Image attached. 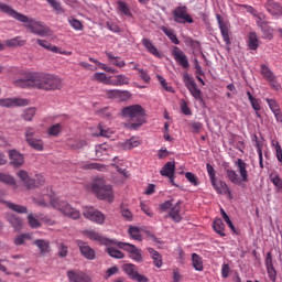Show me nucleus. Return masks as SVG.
Segmentation results:
<instances>
[{
	"mask_svg": "<svg viewBox=\"0 0 282 282\" xmlns=\"http://www.w3.org/2000/svg\"><path fill=\"white\" fill-rule=\"evenodd\" d=\"M34 134H35L34 128L28 127L25 129V133H24L25 141L28 142V141L32 140L34 138Z\"/></svg>",
	"mask_w": 282,
	"mask_h": 282,
	"instance_id": "obj_64",
	"label": "nucleus"
},
{
	"mask_svg": "<svg viewBox=\"0 0 282 282\" xmlns=\"http://www.w3.org/2000/svg\"><path fill=\"white\" fill-rule=\"evenodd\" d=\"M122 116L129 118L133 127H139L144 122L145 112L142 106L134 105V106H127L122 108L121 111Z\"/></svg>",
	"mask_w": 282,
	"mask_h": 282,
	"instance_id": "obj_5",
	"label": "nucleus"
},
{
	"mask_svg": "<svg viewBox=\"0 0 282 282\" xmlns=\"http://www.w3.org/2000/svg\"><path fill=\"white\" fill-rule=\"evenodd\" d=\"M0 183L9 185V186H17V180L9 173L0 172Z\"/></svg>",
	"mask_w": 282,
	"mask_h": 282,
	"instance_id": "obj_33",
	"label": "nucleus"
},
{
	"mask_svg": "<svg viewBox=\"0 0 282 282\" xmlns=\"http://www.w3.org/2000/svg\"><path fill=\"white\" fill-rule=\"evenodd\" d=\"M161 30L167 35V37L172 41V43L178 45L180 40L175 35L174 31L172 29H167L165 26H162Z\"/></svg>",
	"mask_w": 282,
	"mask_h": 282,
	"instance_id": "obj_44",
	"label": "nucleus"
},
{
	"mask_svg": "<svg viewBox=\"0 0 282 282\" xmlns=\"http://www.w3.org/2000/svg\"><path fill=\"white\" fill-rule=\"evenodd\" d=\"M77 247H79V252L86 260L94 261L96 259V251L88 243L77 240Z\"/></svg>",
	"mask_w": 282,
	"mask_h": 282,
	"instance_id": "obj_14",
	"label": "nucleus"
},
{
	"mask_svg": "<svg viewBox=\"0 0 282 282\" xmlns=\"http://www.w3.org/2000/svg\"><path fill=\"white\" fill-rule=\"evenodd\" d=\"M175 171H176L175 162H167L160 171V174L163 177H169V176L175 175Z\"/></svg>",
	"mask_w": 282,
	"mask_h": 282,
	"instance_id": "obj_29",
	"label": "nucleus"
},
{
	"mask_svg": "<svg viewBox=\"0 0 282 282\" xmlns=\"http://www.w3.org/2000/svg\"><path fill=\"white\" fill-rule=\"evenodd\" d=\"M172 15H174V22L178 24L194 23V19L188 13L187 7H176V9L172 11Z\"/></svg>",
	"mask_w": 282,
	"mask_h": 282,
	"instance_id": "obj_9",
	"label": "nucleus"
},
{
	"mask_svg": "<svg viewBox=\"0 0 282 282\" xmlns=\"http://www.w3.org/2000/svg\"><path fill=\"white\" fill-rule=\"evenodd\" d=\"M206 170H207V174L209 176L210 183H215V181H217L215 167L210 163H206Z\"/></svg>",
	"mask_w": 282,
	"mask_h": 282,
	"instance_id": "obj_53",
	"label": "nucleus"
},
{
	"mask_svg": "<svg viewBox=\"0 0 282 282\" xmlns=\"http://www.w3.org/2000/svg\"><path fill=\"white\" fill-rule=\"evenodd\" d=\"M0 203H3L10 210L15 212L17 214H28V207L23 205H15V203H10V200H2L1 197Z\"/></svg>",
	"mask_w": 282,
	"mask_h": 282,
	"instance_id": "obj_24",
	"label": "nucleus"
},
{
	"mask_svg": "<svg viewBox=\"0 0 282 282\" xmlns=\"http://www.w3.org/2000/svg\"><path fill=\"white\" fill-rule=\"evenodd\" d=\"M9 160L10 165L13 167H21L25 163V159L23 158V154H21L18 150H11L9 151Z\"/></svg>",
	"mask_w": 282,
	"mask_h": 282,
	"instance_id": "obj_16",
	"label": "nucleus"
},
{
	"mask_svg": "<svg viewBox=\"0 0 282 282\" xmlns=\"http://www.w3.org/2000/svg\"><path fill=\"white\" fill-rule=\"evenodd\" d=\"M84 235L90 239V240H94V241H97L99 242L100 245H105V246H110L112 243H115L113 240H110L104 236H101L100 234H98L97 231H94V230H85L84 231Z\"/></svg>",
	"mask_w": 282,
	"mask_h": 282,
	"instance_id": "obj_15",
	"label": "nucleus"
},
{
	"mask_svg": "<svg viewBox=\"0 0 282 282\" xmlns=\"http://www.w3.org/2000/svg\"><path fill=\"white\" fill-rule=\"evenodd\" d=\"M213 228L214 230L220 236V237H225L226 236V226L224 225V220L223 219H215L213 223Z\"/></svg>",
	"mask_w": 282,
	"mask_h": 282,
	"instance_id": "obj_35",
	"label": "nucleus"
},
{
	"mask_svg": "<svg viewBox=\"0 0 282 282\" xmlns=\"http://www.w3.org/2000/svg\"><path fill=\"white\" fill-rule=\"evenodd\" d=\"M34 245L37 246L41 254H46L47 252H50V242L47 240L36 239L34 241Z\"/></svg>",
	"mask_w": 282,
	"mask_h": 282,
	"instance_id": "obj_37",
	"label": "nucleus"
},
{
	"mask_svg": "<svg viewBox=\"0 0 282 282\" xmlns=\"http://www.w3.org/2000/svg\"><path fill=\"white\" fill-rule=\"evenodd\" d=\"M39 45H41L42 47L48 50V51H52L54 52H59V47L55 46V45H52L51 43H48L47 41L45 40H37L36 41Z\"/></svg>",
	"mask_w": 282,
	"mask_h": 282,
	"instance_id": "obj_47",
	"label": "nucleus"
},
{
	"mask_svg": "<svg viewBox=\"0 0 282 282\" xmlns=\"http://www.w3.org/2000/svg\"><path fill=\"white\" fill-rule=\"evenodd\" d=\"M104 93H105V96L108 99H116V100H118L119 89H105Z\"/></svg>",
	"mask_w": 282,
	"mask_h": 282,
	"instance_id": "obj_60",
	"label": "nucleus"
},
{
	"mask_svg": "<svg viewBox=\"0 0 282 282\" xmlns=\"http://www.w3.org/2000/svg\"><path fill=\"white\" fill-rule=\"evenodd\" d=\"M6 45H8L9 47H18V46H23L25 45V40H21L20 36L7 40Z\"/></svg>",
	"mask_w": 282,
	"mask_h": 282,
	"instance_id": "obj_42",
	"label": "nucleus"
},
{
	"mask_svg": "<svg viewBox=\"0 0 282 282\" xmlns=\"http://www.w3.org/2000/svg\"><path fill=\"white\" fill-rule=\"evenodd\" d=\"M35 113H36V108H26L22 115V118L25 121H32Z\"/></svg>",
	"mask_w": 282,
	"mask_h": 282,
	"instance_id": "obj_52",
	"label": "nucleus"
},
{
	"mask_svg": "<svg viewBox=\"0 0 282 282\" xmlns=\"http://www.w3.org/2000/svg\"><path fill=\"white\" fill-rule=\"evenodd\" d=\"M89 189L101 200L113 202V188L101 177L95 178L89 184Z\"/></svg>",
	"mask_w": 282,
	"mask_h": 282,
	"instance_id": "obj_3",
	"label": "nucleus"
},
{
	"mask_svg": "<svg viewBox=\"0 0 282 282\" xmlns=\"http://www.w3.org/2000/svg\"><path fill=\"white\" fill-rule=\"evenodd\" d=\"M0 11L19 22L25 23V28L36 35L45 36L47 34L44 26H42L39 22H35L33 19L19 13V11L12 9L10 4H3V2H0Z\"/></svg>",
	"mask_w": 282,
	"mask_h": 282,
	"instance_id": "obj_2",
	"label": "nucleus"
},
{
	"mask_svg": "<svg viewBox=\"0 0 282 282\" xmlns=\"http://www.w3.org/2000/svg\"><path fill=\"white\" fill-rule=\"evenodd\" d=\"M185 178L194 186H198L199 182H198V177L196 174L192 173V172H186L185 173Z\"/></svg>",
	"mask_w": 282,
	"mask_h": 282,
	"instance_id": "obj_56",
	"label": "nucleus"
},
{
	"mask_svg": "<svg viewBox=\"0 0 282 282\" xmlns=\"http://www.w3.org/2000/svg\"><path fill=\"white\" fill-rule=\"evenodd\" d=\"M17 86L21 88H37L44 91H55L62 89V79L54 74L31 73L26 78L17 80Z\"/></svg>",
	"mask_w": 282,
	"mask_h": 282,
	"instance_id": "obj_1",
	"label": "nucleus"
},
{
	"mask_svg": "<svg viewBox=\"0 0 282 282\" xmlns=\"http://www.w3.org/2000/svg\"><path fill=\"white\" fill-rule=\"evenodd\" d=\"M247 96H248V99H249L253 110L256 111L257 117L260 118V113H259V111L261 110L260 99L253 97L249 90L247 91Z\"/></svg>",
	"mask_w": 282,
	"mask_h": 282,
	"instance_id": "obj_32",
	"label": "nucleus"
},
{
	"mask_svg": "<svg viewBox=\"0 0 282 282\" xmlns=\"http://www.w3.org/2000/svg\"><path fill=\"white\" fill-rule=\"evenodd\" d=\"M62 131H63L62 124L57 123V124L52 126V127L47 130V133H48V135H51V137H58Z\"/></svg>",
	"mask_w": 282,
	"mask_h": 282,
	"instance_id": "obj_48",
	"label": "nucleus"
},
{
	"mask_svg": "<svg viewBox=\"0 0 282 282\" xmlns=\"http://www.w3.org/2000/svg\"><path fill=\"white\" fill-rule=\"evenodd\" d=\"M91 79L107 86H111L112 83V76H107L106 73H95Z\"/></svg>",
	"mask_w": 282,
	"mask_h": 282,
	"instance_id": "obj_25",
	"label": "nucleus"
},
{
	"mask_svg": "<svg viewBox=\"0 0 282 282\" xmlns=\"http://www.w3.org/2000/svg\"><path fill=\"white\" fill-rule=\"evenodd\" d=\"M172 56H174V61H176V64L183 69L189 68L188 57L178 46L172 48Z\"/></svg>",
	"mask_w": 282,
	"mask_h": 282,
	"instance_id": "obj_12",
	"label": "nucleus"
},
{
	"mask_svg": "<svg viewBox=\"0 0 282 282\" xmlns=\"http://www.w3.org/2000/svg\"><path fill=\"white\" fill-rule=\"evenodd\" d=\"M129 83H130V79L124 74L111 76V86L113 87L127 86L129 85Z\"/></svg>",
	"mask_w": 282,
	"mask_h": 282,
	"instance_id": "obj_20",
	"label": "nucleus"
},
{
	"mask_svg": "<svg viewBox=\"0 0 282 282\" xmlns=\"http://www.w3.org/2000/svg\"><path fill=\"white\" fill-rule=\"evenodd\" d=\"M7 221L17 231H21L23 229V220L19 216L10 214L7 216Z\"/></svg>",
	"mask_w": 282,
	"mask_h": 282,
	"instance_id": "obj_22",
	"label": "nucleus"
},
{
	"mask_svg": "<svg viewBox=\"0 0 282 282\" xmlns=\"http://www.w3.org/2000/svg\"><path fill=\"white\" fill-rule=\"evenodd\" d=\"M271 147L274 148L276 161L282 165V147H281V144L278 141L273 140V141H271Z\"/></svg>",
	"mask_w": 282,
	"mask_h": 282,
	"instance_id": "obj_43",
	"label": "nucleus"
},
{
	"mask_svg": "<svg viewBox=\"0 0 282 282\" xmlns=\"http://www.w3.org/2000/svg\"><path fill=\"white\" fill-rule=\"evenodd\" d=\"M269 181L275 187V193H282V177L279 173H271L269 174Z\"/></svg>",
	"mask_w": 282,
	"mask_h": 282,
	"instance_id": "obj_27",
	"label": "nucleus"
},
{
	"mask_svg": "<svg viewBox=\"0 0 282 282\" xmlns=\"http://www.w3.org/2000/svg\"><path fill=\"white\" fill-rule=\"evenodd\" d=\"M148 252L151 254L155 268L161 269L163 267V259L161 253L153 248H148Z\"/></svg>",
	"mask_w": 282,
	"mask_h": 282,
	"instance_id": "obj_28",
	"label": "nucleus"
},
{
	"mask_svg": "<svg viewBox=\"0 0 282 282\" xmlns=\"http://www.w3.org/2000/svg\"><path fill=\"white\" fill-rule=\"evenodd\" d=\"M183 83H184L185 87L187 88V90L189 88L195 87L197 85L195 79L189 74H187V73H185L183 75Z\"/></svg>",
	"mask_w": 282,
	"mask_h": 282,
	"instance_id": "obj_45",
	"label": "nucleus"
},
{
	"mask_svg": "<svg viewBox=\"0 0 282 282\" xmlns=\"http://www.w3.org/2000/svg\"><path fill=\"white\" fill-rule=\"evenodd\" d=\"M236 166L238 167V172L241 178L238 176L235 170L227 169L226 175L228 180L235 185H240L241 182L247 183L249 181L247 171L248 164L243 162L241 159H238Z\"/></svg>",
	"mask_w": 282,
	"mask_h": 282,
	"instance_id": "obj_4",
	"label": "nucleus"
},
{
	"mask_svg": "<svg viewBox=\"0 0 282 282\" xmlns=\"http://www.w3.org/2000/svg\"><path fill=\"white\" fill-rule=\"evenodd\" d=\"M122 270L131 280H133L138 273L137 267L132 263L123 264Z\"/></svg>",
	"mask_w": 282,
	"mask_h": 282,
	"instance_id": "obj_39",
	"label": "nucleus"
},
{
	"mask_svg": "<svg viewBox=\"0 0 282 282\" xmlns=\"http://www.w3.org/2000/svg\"><path fill=\"white\" fill-rule=\"evenodd\" d=\"M99 135L105 138H111L113 131L109 128H105L101 123L98 124Z\"/></svg>",
	"mask_w": 282,
	"mask_h": 282,
	"instance_id": "obj_51",
	"label": "nucleus"
},
{
	"mask_svg": "<svg viewBox=\"0 0 282 282\" xmlns=\"http://www.w3.org/2000/svg\"><path fill=\"white\" fill-rule=\"evenodd\" d=\"M131 97V94L129 93V90H118V97L117 100L119 101H127L129 100Z\"/></svg>",
	"mask_w": 282,
	"mask_h": 282,
	"instance_id": "obj_58",
	"label": "nucleus"
},
{
	"mask_svg": "<svg viewBox=\"0 0 282 282\" xmlns=\"http://www.w3.org/2000/svg\"><path fill=\"white\" fill-rule=\"evenodd\" d=\"M32 200L37 206H41V207H47L48 206L44 197H39V196L34 195V196H32Z\"/></svg>",
	"mask_w": 282,
	"mask_h": 282,
	"instance_id": "obj_62",
	"label": "nucleus"
},
{
	"mask_svg": "<svg viewBox=\"0 0 282 282\" xmlns=\"http://www.w3.org/2000/svg\"><path fill=\"white\" fill-rule=\"evenodd\" d=\"M139 144H140V141L134 139V138H132V139L126 141L123 147H124V149L130 150L132 148L138 147Z\"/></svg>",
	"mask_w": 282,
	"mask_h": 282,
	"instance_id": "obj_63",
	"label": "nucleus"
},
{
	"mask_svg": "<svg viewBox=\"0 0 282 282\" xmlns=\"http://www.w3.org/2000/svg\"><path fill=\"white\" fill-rule=\"evenodd\" d=\"M26 143L32 149H34V151H43V149H44V142L41 139L33 138V139L26 141Z\"/></svg>",
	"mask_w": 282,
	"mask_h": 282,
	"instance_id": "obj_40",
	"label": "nucleus"
},
{
	"mask_svg": "<svg viewBox=\"0 0 282 282\" xmlns=\"http://www.w3.org/2000/svg\"><path fill=\"white\" fill-rule=\"evenodd\" d=\"M30 239V235L28 234H21L19 236H17L13 240L14 245L17 246H22L23 243H25V240Z\"/></svg>",
	"mask_w": 282,
	"mask_h": 282,
	"instance_id": "obj_57",
	"label": "nucleus"
},
{
	"mask_svg": "<svg viewBox=\"0 0 282 282\" xmlns=\"http://www.w3.org/2000/svg\"><path fill=\"white\" fill-rule=\"evenodd\" d=\"M158 79L161 83V85H162V87L164 88L165 91L174 93V88L166 83V80L163 76L158 75Z\"/></svg>",
	"mask_w": 282,
	"mask_h": 282,
	"instance_id": "obj_59",
	"label": "nucleus"
},
{
	"mask_svg": "<svg viewBox=\"0 0 282 282\" xmlns=\"http://www.w3.org/2000/svg\"><path fill=\"white\" fill-rule=\"evenodd\" d=\"M51 206L70 219L77 220L80 218L79 210L72 207L69 203H66V200H61V198H52Z\"/></svg>",
	"mask_w": 282,
	"mask_h": 282,
	"instance_id": "obj_6",
	"label": "nucleus"
},
{
	"mask_svg": "<svg viewBox=\"0 0 282 282\" xmlns=\"http://www.w3.org/2000/svg\"><path fill=\"white\" fill-rule=\"evenodd\" d=\"M128 232L132 239L138 241L142 240L141 231L138 227H130Z\"/></svg>",
	"mask_w": 282,
	"mask_h": 282,
	"instance_id": "obj_50",
	"label": "nucleus"
},
{
	"mask_svg": "<svg viewBox=\"0 0 282 282\" xmlns=\"http://www.w3.org/2000/svg\"><path fill=\"white\" fill-rule=\"evenodd\" d=\"M188 91L195 100L204 101V98L202 96V90L197 87V85L191 87Z\"/></svg>",
	"mask_w": 282,
	"mask_h": 282,
	"instance_id": "obj_46",
	"label": "nucleus"
},
{
	"mask_svg": "<svg viewBox=\"0 0 282 282\" xmlns=\"http://www.w3.org/2000/svg\"><path fill=\"white\" fill-rule=\"evenodd\" d=\"M261 74L263 75L264 79L269 82L271 88H273L274 90L281 89V85L276 82V77L274 76L273 72L268 67V65L263 64L261 66Z\"/></svg>",
	"mask_w": 282,
	"mask_h": 282,
	"instance_id": "obj_13",
	"label": "nucleus"
},
{
	"mask_svg": "<svg viewBox=\"0 0 282 282\" xmlns=\"http://www.w3.org/2000/svg\"><path fill=\"white\" fill-rule=\"evenodd\" d=\"M111 148L107 143H102L96 147L95 153L99 161H108L111 153Z\"/></svg>",
	"mask_w": 282,
	"mask_h": 282,
	"instance_id": "obj_17",
	"label": "nucleus"
},
{
	"mask_svg": "<svg viewBox=\"0 0 282 282\" xmlns=\"http://www.w3.org/2000/svg\"><path fill=\"white\" fill-rule=\"evenodd\" d=\"M28 224L32 229H37L42 226L40 220H37L32 214L28 216Z\"/></svg>",
	"mask_w": 282,
	"mask_h": 282,
	"instance_id": "obj_54",
	"label": "nucleus"
},
{
	"mask_svg": "<svg viewBox=\"0 0 282 282\" xmlns=\"http://www.w3.org/2000/svg\"><path fill=\"white\" fill-rule=\"evenodd\" d=\"M181 200H177L176 205H174V207H172V209H170V217L172 218V220H174V223H181L182 220V216H181Z\"/></svg>",
	"mask_w": 282,
	"mask_h": 282,
	"instance_id": "obj_31",
	"label": "nucleus"
},
{
	"mask_svg": "<svg viewBox=\"0 0 282 282\" xmlns=\"http://www.w3.org/2000/svg\"><path fill=\"white\" fill-rule=\"evenodd\" d=\"M30 105V101L25 98H0V107L4 108H14V107H26Z\"/></svg>",
	"mask_w": 282,
	"mask_h": 282,
	"instance_id": "obj_11",
	"label": "nucleus"
},
{
	"mask_svg": "<svg viewBox=\"0 0 282 282\" xmlns=\"http://www.w3.org/2000/svg\"><path fill=\"white\" fill-rule=\"evenodd\" d=\"M106 252L109 254V257H112V259H117V260L124 259V253H122V251H120L113 247H108L106 249Z\"/></svg>",
	"mask_w": 282,
	"mask_h": 282,
	"instance_id": "obj_41",
	"label": "nucleus"
},
{
	"mask_svg": "<svg viewBox=\"0 0 282 282\" xmlns=\"http://www.w3.org/2000/svg\"><path fill=\"white\" fill-rule=\"evenodd\" d=\"M254 142H256V148H257V153L259 154V164L260 167L263 170L264 164H263V143L259 141L258 137L254 135Z\"/></svg>",
	"mask_w": 282,
	"mask_h": 282,
	"instance_id": "obj_38",
	"label": "nucleus"
},
{
	"mask_svg": "<svg viewBox=\"0 0 282 282\" xmlns=\"http://www.w3.org/2000/svg\"><path fill=\"white\" fill-rule=\"evenodd\" d=\"M142 44L148 50L149 54H152L153 56H156V58H161V53L159 50L153 45L152 41L149 39H143Z\"/></svg>",
	"mask_w": 282,
	"mask_h": 282,
	"instance_id": "obj_30",
	"label": "nucleus"
},
{
	"mask_svg": "<svg viewBox=\"0 0 282 282\" xmlns=\"http://www.w3.org/2000/svg\"><path fill=\"white\" fill-rule=\"evenodd\" d=\"M118 10L123 13L124 15L127 17H130L131 13H130V9L129 7L127 6V2L122 1V0H119L118 1Z\"/></svg>",
	"mask_w": 282,
	"mask_h": 282,
	"instance_id": "obj_55",
	"label": "nucleus"
},
{
	"mask_svg": "<svg viewBox=\"0 0 282 282\" xmlns=\"http://www.w3.org/2000/svg\"><path fill=\"white\" fill-rule=\"evenodd\" d=\"M265 8H267V11L269 13H271V15H281L282 14L281 4L274 0L267 1Z\"/></svg>",
	"mask_w": 282,
	"mask_h": 282,
	"instance_id": "obj_21",
	"label": "nucleus"
},
{
	"mask_svg": "<svg viewBox=\"0 0 282 282\" xmlns=\"http://www.w3.org/2000/svg\"><path fill=\"white\" fill-rule=\"evenodd\" d=\"M212 185H213L214 189L220 195H230L231 194L228 185L224 181L216 180V181L212 182Z\"/></svg>",
	"mask_w": 282,
	"mask_h": 282,
	"instance_id": "obj_19",
	"label": "nucleus"
},
{
	"mask_svg": "<svg viewBox=\"0 0 282 282\" xmlns=\"http://www.w3.org/2000/svg\"><path fill=\"white\" fill-rule=\"evenodd\" d=\"M68 22L70 24V26H73V29L77 30V31H82L83 30V23L74 18H69Z\"/></svg>",
	"mask_w": 282,
	"mask_h": 282,
	"instance_id": "obj_61",
	"label": "nucleus"
},
{
	"mask_svg": "<svg viewBox=\"0 0 282 282\" xmlns=\"http://www.w3.org/2000/svg\"><path fill=\"white\" fill-rule=\"evenodd\" d=\"M106 56L111 63V65L118 68H124L127 66V63L122 59V57L113 56V54L110 52H106Z\"/></svg>",
	"mask_w": 282,
	"mask_h": 282,
	"instance_id": "obj_26",
	"label": "nucleus"
},
{
	"mask_svg": "<svg viewBox=\"0 0 282 282\" xmlns=\"http://www.w3.org/2000/svg\"><path fill=\"white\" fill-rule=\"evenodd\" d=\"M67 276L69 282H91L90 276L80 271L69 270Z\"/></svg>",
	"mask_w": 282,
	"mask_h": 282,
	"instance_id": "obj_18",
	"label": "nucleus"
},
{
	"mask_svg": "<svg viewBox=\"0 0 282 282\" xmlns=\"http://www.w3.org/2000/svg\"><path fill=\"white\" fill-rule=\"evenodd\" d=\"M248 46L250 50L256 51L259 47V39L256 32H250L248 36Z\"/></svg>",
	"mask_w": 282,
	"mask_h": 282,
	"instance_id": "obj_36",
	"label": "nucleus"
},
{
	"mask_svg": "<svg viewBox=\"0 0 282 282\" xmlns=\"http://www.w3.org/2000/svg\"><path fill=\"white\" fill-rule=\"evenodd\" d=\"M192 264L196 271H198V272L204 271L203 258L199 254H197V253L192 254Z\"/></svg>",
	"mask_w": 282,
	"mask_h": 282,
	"instance_id": "obj_34",
	"label": "nucleus"
},
{
	"mask_svg": "<svg viewBox=\"0 0 282 282\" xmlns=\"http://www.w3.org/2000/svg\"><path fill=\"white\" fill-rule=\"evenodd\" d=\"M265 101H267V105H269V109H271V112L275 113L281 111V108L278 101H275V99L267 98Z\"/></svg>",
	"mask_w": 282,
	"mask_h": 282,
	"instance_id": "obj_49",
	"label": "nucleus"
},
{
	"mask_svg": "<svg viewBox=\"0 0 282 282\" xmlns=\"http://www.w3.org/2000/svg\"><path fill=\"white\" fill-rule=\"evenodd\" d=\"M83 216L97 225H102L106 221L105 214L95 209V207H86L83 212Z\"/></svg>",
	"mask_w": 282,
	"mask_h": 282,
	"instance_id": "obj_10",
	"label": "nucleus"
},
{
	"mask_svg": "<svg viewBox=\"0 0 282 282\" xmlns=\"http://www.w3.org/2000/svg\"><path fill=\"white\" fill-rule=\"evenodd\" d=\"M121 250H126V252H129V257L131 260H133L137 263L143 262V257L141 254V250L138 249L134 245L127 243V242H115Z\"/></svg>",
	"mask_w": 282,
	"mask_h": 282,
	"instance_id": "obj_8",
	"label": "nucleus"
},
{
	"mask_svg": "<svg viewBox=\"0 0 282 282\" xmlns=\"http://www.w3.org/2000/svg\"><path fill=\"white\" fill-rule=\"evenodd\" d=\"M18 177L21 180L22 184L24 187L29 191L39 188L45 184V178L43 175L37 174L35 175V178H32L28 171L25 170H20L17 173Z\"/></svg>",
	"mask_w": 282,
	"mask_h": 282,
	"instance_id": "obj_7",
	"label": "nucleus"
},
{
	"mask_svg": "<svg viewBox=\"0 0 282 282\" xmlns=\"http://www.w3.org/2000/svg\"><path fill=\"white\" fill-rule=\"evenodd\" d=\"M216 19L218 21V25H219V29H220L223 40L225 41V43L227 45H229L230 44V37H229L228 26L226 25V23H224V21H221V15H216Z\"/></svg>",
	"mask_w": 282,
	"mask_h": 282,
	"instance_id": "obj_23",
	"label": "nucleus"
}]
</instances>
